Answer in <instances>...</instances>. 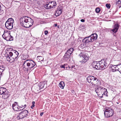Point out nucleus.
Segmentation results:
<instances>
[{
	"mask_svg": "<svg viewBox=\"0 0 121 121\" xmlns=\"http://www.w3.org/2000/svg\"><path fill=\"white\" fill-rule=\"evenodd\" d=\"M0 69L3 70L4 71L5 70V68L3 65H1L0 66Z\"/></svg>",
	"mask_w": 121,
	"mask_h": 121,
	"instance_id": "37",
	"label": "nucleus"
},
{
	"mask_svg": "<svg viewBox=\"0 0 121 121\" xmlns=\"http://www.w3.org/2000/svg\"><path fill=\"white\" fill-rule=\"evenodd\" d=\"M17 106L16 105H15V104H13L12 105V107L13 108V110L16 111H20L21 110H22L21 109H19V108H18Z\"/></svg>",
	"mask_w": 121,
	"mask_h": 121,
	"instance_id": "20",
	"label": "nucleus"
},
{
	"mask_svg": "<svg viewBox=\"0 0 121 121\" xmlns=\"http://www.w3.org/2000/svg\"><path fill=\"white\" fill-rule=\"evenodd\" d=\"M35 102L34 101H33L32 102V104L35 105Z\"/></svg>",
	"mask_w": 121,
	"mask_h": 121,
	"instance_id": "50",
	"label": "nucleus"
},
{
	"mask_svg": "<svg viewBox=\"0 0 121 121\" xmlns=\"http://www.w3.org/2000/svg\"><path fill=\"white\" fill-rule=\"evenodd\" d=\"M21 24V25L26 28H28L30 27L32 25H33L32 24V25H29V23H20Z\"/></svg>",
	"mask_w": 121,
	"mask_h": 121,
	"instance_id": "23",
	"label": "nucleus"
},
{
	"mask_svg": "<svg viewBox=\"0 0 121 121\" xmlns=\"http://www.w3.org/2000/svg\"><path fill=\"white\" fill-rule=\"evenodd\" d=\"M74 50V49L73 48H71L68 50L66 52L64 58L66 60H68L70 58L71 55L73 52Z\"/></svg>",
	"mask_w": 121,
	"mask_h": 121,
	"instance_id": "9",
	"label": "nucleus"
},
{
	"mask_svg": "<svg viewBox=\"0 0 121 121\" xmlns=\"http://www.w3.org/2000/svg\"><path fill=\"white\" fill-rule=\"evenodd\" d=\"M14 52L13 53V56L17 60V59L18 58V56L19 55L18 52L16 51H14Z\"/></svg>",
	"mask_w": 121,
	"mask_h": 121,
	"instance_id": "21",
	"label": "nucleus"
},
{
	"mask_svg": "<svg viewBox=\"0 0 121 121\" xmlns=\"http://www.w3.org/2000/svg\"><path fill=\"white\" fill-rule=\"evenodd\" d=\"M28 69H27V70L28 71Z\"/></svg>",
	"mask_w": 121,
	"mask_h": 121,
	"instance_id": "55",
	"label": "nucleus"
},
{
	"mask_svg": "<svg viewBox=\"0 0 121 121\" xmlns=\"http://www.w3.org/2000/svg\"><path fill=\"white\" fill-rule=\"evenodd\" d=\"M116 67L117 68H118L117 69V71H119L120 73H121V64L119 65H116Z\"/></svg>",
	"mask_w": 121,
	"mask_h": 121,
	"instance_id": "26",
	"label": "nucleus"
},
{
	"mask_svg": "<svg viewBox=\"0 0 121 121\" xmlns=\"http://www.w3.org/2000/svg\"><path fill=\"white\" fill-rule=\"evenodd\" d=\"M48 33V32L47 30H45L44 31V33L45 35H46Z\"/></svg>",
	"mask_w": 121,
	"mask_h": 121,
	"instance_id": "42",
	"label": "nucleus"
},
{
	"mask_svg": "<svg viewBox=\"0 0 121 121\" xmlns=\"http://www.w3.org/2000/svg\"><path fill=\"white\" fill-rule=\"evenodd\" d=\"M9 55L10 57H12L13 56V53L12 52H9Z\"/></svg>",
	"mask_w": 121,
	"mask_h": 121,
	"instance_id": "40",
	"label": "nucleus"
},
{
	"mask_svg": "<svg viewBox=\"0 0 121 121\" xmlns=\"http://www.w3.org/2000/svg\"><path fill=\"white\" fill-rule=\"evenodd\" d=\"M17 104V102H15L14 104H15V105Z\"/></svg>",
	"mask_w": 121,
	"mask_h": 121,
	"instance_id": "52",
	"label": "nucleus"
},
{
	"mask_svg": "<svg viewBox=\"0 0 121 121\" xmlns=\"http://www.w3.org/2000/svg\"><path fill=\"white\" fill-rule=\"evenodd\" d=\"M26 107V104H25L24 106H23V107H24V108H23L22 109V110H23V109H24Z\"/></svg>",
	"mask_w": 121,
	"mask_h": 121,
	"instance_id": "46",
	"label": "nucleus"
},
{
	"mask_svg": "<svg viewBox=\"0 0 121 121\" xmlns=\"http://www.w3.org/2000/svg\"><path fill=\"white\" fill-rule=\"evenodd\" d=\"M3 95L2 98L5 99H6L8 98L10 95L9 92L8 91L5 92Z\"/></svg>",
	"mask_w": 121,
	"mask_h": 121,
	"instance_id": "17",
	"label": "nucleus"
},
{
	"mask_svg": "<svg viewBox=\"0 0 121 121\" xmlns=\"http://www.w3.org/2000/svg\"><path fill=\"white\" fill-rule=\"evenodd\" d=\"M9 40L8 41H13V37L11 36H10V37H9Z\"/></svg>",
	"mask_w": 121,
	"mask_h": 121,
	"instance_id": "36",
	"label": "nucleus"
},
{
	"mask_svg": "<svg viewBox=\"0 0 121 121\" xmlns=\"http://www.w3.org/2000/svg\"><path fill=\"white\" fill-rule=\"evenodd\" d=\"M34 87L35 90L37 91L40 90L41 89L38 85H36Z\"/></svg>",
	"mask_w": 121,
	"mask_h": 121,
	"instance_id": "31",
	"label": "nucleus"
},
{
	"mask_svg": "<svg viewBox=\"0 0 121 121\" xmlns=\"http://www.w3.org/2000/svg\"><path fill=\"white\" fill-rule=\"evenodd\" d=\"M92 85L94 86H98L100 84V82L97 78H95L93 82H92Z\"/></svg>",
	"mask_w": 121,
	"mask_h": 121,
	"instance_id": "11",
	"label": "nucleus"
},
{
	"mask_svg": "<svg viewBox=\"0 0 121 121\" xmlns=\"http://www.w3.org/2000/svg\"><path fill=\"white\" fill-rule=\"evenodd\" d=\"M100 10L99 8H97L95 9V11L97 13H99L100 11Z\"/></svg>",
	"mask_w": 121,
	"mask_h": 121,
	"instance_id": "34",
	"label": "nucleus"
},
{
	"mask_svg": "<svg viewBox=\"0 0 121 121\" xmlns=\"http://www.w3.org/2000/svg\"><path fill=\"white\" fill-rule=\"evenodd\" d=\"M99 64L98 65V70L99 69H105L108 66V65L107 63L106 60H105L104 59H102L101 60L99 61ZM98 67H97V68Z\"/></svg>",
	"mask_w": 121,
	"mask_h": 121,
	"instance_id": "3",
	"label": "nucleus"
},
{
	"mask_svg": "<svg viewBox=\"0 0 121 121\" xmlns=\"http://www.w3.org/2000/svg\"><path fill=\"white\" fill-rule=\"evenodd\" d=\"M25 64H26L27 66L30 67L28 68L30 69L33 68L36 65L35 62L32 60H26L24 62L23 65H24Z\"/></svg>",
	"mask_w": 121,
	"mask_h": 121,
	"instance_id": "6",
	"label": "nucleus"
},
{
	"mask_svg": "<svg viewBox=\"0 0 121 121\" xmlns=\"http://www.w3.org/2000/svg\"><path fill=\"white\" fill-rule=\"evenodd\" d=\"M11 36L10 32H8L7 30L4 31L3 34L2 36L4 39L8 41L9 40V37Z\"/></svg>",
	"mask_w": 121,
	"mask_h": 121,
	"instance_id": "10",
	"label": "nucleus"
},
{
	"mask_svg": "<svg viewBox=\"0 0 121 121\" xmlns=\"http://www.w3.org/2000/svg\"><path fill=\"white\" fill-rule=\"evenodd\" d=\"M75 67L74 65H73L71 66V69H72L73 68H74Z\"/></svg>",
	"mask_w": 121,
	"mask_h": 121,
	"instance_id": "48",
	"label": "nucleus"
},
{
	"mask_svg": "<svg viewBox=\"0 0 121 121\" xmlns=\"http://www.w3.org/2000/svg\"><path fill=\"white\" fill-rule=\"evenodd\" d=\"M119 26V25L118 23H117L114 25L113 29L111 30V31H112V32L114 33H113V35H114L115 34V33L117 32Z\"/></svg>",
	"mask_w": 121,
	"mask_h": 121,
	"instance_id": "12",
	"label": "nucleus"
},
{
	"mask_svg": "<svg viewBox=\"0 0 121 121\" xmlns=\"http://www.w3.org/2000/svg\"><path fill=\"white\" fill-rule=\"evenodd\" d=\"M13 23H5L6 27L7 29L11 30L13 28Z\"/></svg>",
	"mask_w": 121,
	"mask_h": 121,
	"instance_id": "16",
	"label": "nucleus"
},
{
	"mask_svg": "<svg viewBox=\"0 0 121 121\" xmlns=\"http://www.w3.org/2000/svg\"><path fill=\"white\" fill-rule=\"evenodd\" d=\"M44 7L47 9H51V5L50 1L47 2L46 4L44 5Z\"/></svg>",
	"mask_w": 121,
	"mask_h": 121,
	"instance_id": "19",
	"label": "nucleus"
},
{
	"mask_svg": "<svg viewBox=\"0 0 121 121\" xmlns=\"http://www.w3.org/2000/svg\"><path fill=\"white\" fill-rule=\"evenodd\" d=\"M14 20L12 18H10L8 19L7 21L5 23H7V22H9V23H13Z\"/></svg>",
	"mask_w": 121,
	"mask_h": 121,
	"instance_id": "29",
	"label": "nucleus"
},
{
	"mask_svg": "<svg viewBox=\"0 0 121 121\" xmlns=\"http://www.w3.org/2000/svg\"><path fill=\"white\" fill-rule=\"evenodd\" d=\"M95 91L98 96L101 98H102L103 95L108 96L107 90L101 86L95 88Z\"/></svg>",
	"mask_w": 121,
	"mask_h": 121,
	"instance_id": "2",
	"label": "nucleus"
},
{
	"mask_svg": "<svg viewBox=\"0 0 121 121\" xmlns=\"http://www.w3.org/2000/svg\"><path fill=\"white\" fill-rule=\"evenodd\" d=\"M20 23H33V20L30 18L27 17H23L20 19Z\"/></svg>",
	"mask_w": 121,
	"mask_h": 121,
	"instance_id": "8",
	"label": "nucleus"
},
{
	"mask_svg": "<svg viewBox=\"0 0 121 121\" xmlns=\"http://www.w3.org/2000/svg\"><path fill=\"white\" fill-rule=\"evenodd\" d=\"M106 6L108 9H109L110 7V4H106Z\"/></svg>",
	"mask_w": 121,
	"mask_h": 121,
	"instance_id": "35",
	"label": "nucleus"
},
{
	"mask_svg": "<svg viewBox=\"0 0 121 121\" xmlns=\"http://www.w3.org/2000/svg\"><path fill=\"white\" fill-rule=\"evenodd\" d=\"M44 7L47 9H51V5L50 1L47 2L46 4L44 5Z\"/></svg>",
	"mask_w": 121,
	"mask_h": 121,
	"instance_id": "18",
	"label": "nucleus"
},
{
	"mask_svg": "<svg viewBox=\"0 0 121 121\" xmlns=\"http://www.w3.org/2000/svg\"><path fill=\"white\" fill-rule=\"evenodd\" d=\"M43 112H42L40 113V116H42L43 114Z\"/></svg>",
	"mask_w": 121,
	"mask_h": 121,
	"instance_id": "44",
	"label": "nucleus"
},
{
	"mask_svg": "<svg viewBox=\"0 0 121 121\" xmlns=\"http://www.w3.org/2000/svg\"><path fill=\"white\" fill-rule=\"evenodd\" d=\"M0 13H0V14H2L3 13V11L2 10H1V11H0Z\"/></svg>",
	"mask_w": 121,
	"mask_h": 121,
	"instance_id": "47",
	"label": "nucleus"
},
{
	"mask_svg": "<svg viewBox=\"0 0 121 121\" xmlns=\"http://www.w3.org/2000/svg\"><path fill=\"white\" fill-rule=\"evenodd\" d=\"M80 21L81 22H85V20L84 19H82L80 21L79 20H78V22H80Z\"/></svg>",
	"mask_w": 121,
	"mask_h": 121,
	"instance_id": "41",
	"label": "nucleus"
},
{
	"mask_svg": "<svg viewBox=\"0 0 121 121\" xmlns=\"http://www.w3.org/2000/svg\"><path fill=\"white\" fill-rule=\"evenodd\" d=\"M65 86V84L64 82L63 81L61 82L59 84V86L62 89L64 88Z\"/></svg>",
	"mask_w": 121,
	"mask_h": 121,
	"instance_id": "25",
	"label": "nucleus"
},
{
	"mask_svg": "<svg viewBox=\"0 0 121 121\" xmlns=\"http://www.w3.org/2000/svg\"><path fill=\"white\" fill-rule=\"evenodd\" d=\"M6 89L5 88L2 87L0 88V94L2 95L6 92Z\"/></svg>",
	"mask_w": 121,
	"mask_h": 121,
	"instance_id": "22",
	"label": "nucleus"
},
{
	"mask_svg": "<svg viewBox=\"0 0 121 121\" xmlns=\"http://www.w3.org/2000/svg\"><path fill=\"white\" fill-rule=\"evenodd\" d=\"M80 59L81 60L80 62L82 64H84L88 59V58L84 53H81L79 55Z\"/></svg>",
	"mask_w": 121,
	"mask_h": 121,
	"instance_id": "7",
	"label": "nucleus"
},
{
	"mask_svg": "<svg viewBox=\"0 0 121 121\" xmlns=\"http://www.w3.org/2000/svg\"><path fill=\"white\" fill-rule=\"evenodd\" d=\"M114 114L113 109L111 107H107L106 108L104 112L105 117H109L112 116Z\"/></svg>",
	"mask_w": 121,
	"mask_h": 121,
	"instance_id": "4",
	"label": "nucleus"
},
{
	"mask_svg": "<svg viewBox=\"0 0 121 121\" xmlns=\"http://www.w3.org/2000/svg\"><path fill=\"white\" fill-rule=\"evenodd\" d=\"M9 56H10L8 54H6V56H5L6 57L7 60L8 61L10 59V57Z\"/></svg>",
	"mask_w": 121,
	"mask_h": 121,
	"instance_id": "32",
	"label": "nucleus"
},
{
	"mask_svg": "<svg viewBox=\"0 0 121 121\" xmlns=\"http://www.w3.org/2000/svg\"><path fill=\"white\" fill-rule=\"evenodd\" d=\"M10 57V59L8 61H9L10 63H12L14 62L16 60L15 59L13 56L12 57Z\"/></svg>",
	"mask_w": 121,
	"mask_h": 121,
	"instance_id": "28",
	"label": "nucleus"
},
{
	"mask_svg": "<svg viewBox=\"0 0 121 121\" xmlns=\"http://www.w3.org/2000/svg\"><path fill=\"white\" fill-rule=\"evenodd\" d=\"M99 61H94L92 62L91 64V65L94 69H98V68H97V67H98L99 66L98 64H99Z\"/></svg>",
	"mask_w": 121,
	"mask_h": 121,
	"instance_id": "15",
	"label": "nucleus"
},
{
	"mask_svg": "<svg viewBox=\"0 0 121 121\" xmlns=\"http://www.w3.org/2000/svg\"><path fill=\"white\" fill-rule=\"evenodd\" d=\"M71 66H68L67 68H68L69 69H70V68L71 69Z\"/></svg>",
	"mask_w": 121,
	"mask_h": 121,
	"instance_id": "45",
	"label": "nucleus"
},
{
	"mask_svg": "<svg viewBox=\"0 0 121 121\" xmlns=\"http://www.w3.org/2000/svg\"><path fill=\"white\" fill-rule=\"evenodd\" d=\"M57 28H60V26L59 25H58V26H57Z\"/></svg>",
	"mask_w": 121,
	"mask_h": 121,
	"instance_id": "53",
	"label": "nucleus"
},
{
	"mask_svg": "<svg viewBox=\"0 0 121 121\" xmlns=\"http://www.w3.org/2000/svg\"><path fill=\"white\" fill-rule=\"evenodd\" d=\"M51 8H55V7L56 5V2L55 1H50Z\"/></svg>",
	"mask_w": 121,
	"mask_h": 121,
	"instance_id": "24",
	"label": "nucleus"
},
{
	"mask_svg": "<svg viewBox=\"0 0 121 121\" xmlns=\"http://www.w3.org/2000/svg\"><path fill=\"white\" fill-rule=\"evenodd\" d=\"M118 68H117V67H116V69H117Z\"/></svg>",
	"mask_w": 121,
	"mask_h": 121,
	"instance_id": "56",
	"label": "nucleus"
},
{
	"mask_svg": "<svg viewBox=\"0 0 121 121\" xmlns=\"http://www.w3.org/2000/svg\"><path fill=\"white\" fill-rule=\"evenodd\" d=\"M62 9L60 7L58 8L56 10L55 15L57 16L60 15L62 13Z\"/></svg>",
	"mask_w": 121,
	"mask_h": 121,
	"instance_id": "13",
	"label": "nucleus"
},
{
	"mask_svg": "<svg viewBox=\"0 0 121 121\" xmlns=\"http://www.w3.org/2000/svg\"><path fill=\"white\" fill-rule=\"evenodd\" d=\"M35 106V105L32 104V105L31 107V108L32 109L33 108V107H34Z\"/></svg>",
	"mask_w": 121,
	"mask_h": 121,
	"instance_id": "43",
	"label": "nucleus"
},
{
	"mask_svg": "<svg viewBox=\"0 0 121 121\" xmlns=\"http://www.w3.org/2000/svg\"><path fill=\"white\" fill-rule=\"evenodd\" d=\"M28 111L27 110H24L19 113L17 117L18 119H23L28 116Z\"/></svg>",
	"mask_w": 121,
	"mask_h": 121,
	"instance_id": "5",
	"label": "nucleus"
},
{
	"mask_svg": "<svg viewBox=\"0 0 121 121\" xmlns=\"http://www.w3.org/2000/svg\"><path fill=\"white\" fill-rule=\"evenodd\" d=\"M20 108H22V107H23V105H21L20 106H19Z\"/></svg>",
	"mask_w": 121,
	"mask_h": 121,
	"instance_id": "51",
	"label": "nucleus"
},
{
	"mask_svg": "<svg viewBox=\"0 0 121 121\" xmlns=\"http://www.w3.org/2000/svg\"><path fill=\"white\" fill-rule=\"evenodd\" d=\"M45 84L44 82H42L38 84V85L40 88L41 89L43 88L44 87Z\"/></svg>",
	"mask_w": 121,
	"mask_h": 121,
	"instance_id": "27",
	"label": "nucleus"
},
{
	"mask_svg": "<svg viewBox=\"0 0 121 121\" xmlns=\"http://www.w3.org/2000/svg\"><path fill=\"white\" fill-rule=\"evenodd\" d=\"M97 35L96 33H94L88 37L85 38L83 40L82 42L85 43V45L86 44L87 45L89 43L92 42L97 39Z\"/></svg>",
	"mask_w": 121,
	"mask_h": 121,
	"instance_id": "1",
	"label": "nucleus"
},
{
	"mask_svg": "<svg viewBox=\"0 0 121 121\" xmlns=\"http://www.w3.org/2000/svg\"><path fill=\"white\" fill-rule=\"evenodd\" d=\"M117 1L116 2V4H120L121 3V0H116Z\"/></svg>",
	"mask_w": 121,
	"mask_h": 121,
	"instance_id": "39",
	"label": "nucleus"
},
{
	"mask_svg": "<svg viewBox=\"0 0 121 121\" xmlns=\"http://www.w3.org/2000/svg\"><path fill=\"white\" fill-rule=\"evenodd\" d=\"M116 65H112L111 67L112 70L113 72H115L116 71L117 69H116Z\"/></svg>",
	"mask_w": 121,
	"mask_h": 121,
	"instance_id": "30",
	"label": "nucleus"
},
{
	"mask_svg": "<svg viewBox=\"0 0 121 121\" xmlns=\"http://www.w3.org/2000/svg\"><path fill=\"white\" fill-rule=\"evenodd\" d=\"M81 25H82V27H84V25H83V26L82 25H81L80 26H81Z\"/></svg>",
	"mask_w": 121,
	"mask_h": 121,
	"instance_id": "54",
	"label": "nucleus"
},
{
	"mask_svg": "<svg viewBox=\"0 0 121 121\" xmlns=\"http://www.w3.org/2000/svg\"><path fill=\"white\" fill-rule=\"evenodd\" d=\"M95 78L92 76H89L87 77V80L88 82L92 84V82H93Z\"/></svg>",
	"mask_w": 121,
	"mask_h": 121,
	"instance_id": "14",
	"label": "nucleus"
},
{
	"mask_svg": "<svg viewBox=\"0 0 121 121\" xmlns=\"http://www.w3.org/2000/svg\"><path fill=\"white\" fill-rule=\"evenodd\" d=\"M38 59H39V60H40L41 61H43V57L41 56H38L37 57Z\"/></svg>",
	"mask_w": 121,
	"mask_h": 121,
	"instance_id": "33",
	"label": "nucleus"
},
{
	"mask_svg": "<svg viewBox=\"0 0 121 121\" xmlns=\"http://www.w3.org/2000/svg\"><path fill=\"white\" fill-rule=\"evenodd\" d=\"M57 24H54V26H55V27H56V26H57Z\"/></svg>",
	"mask_w": 121,
	"mask_h": 121,
	"instance_id": "49",
	"label": "nucleus"
},
{
	"mask_svg": "<svg viewBox=\"0 0 121 121\" xmlns=\"http://www.w3.org/2000/svg\"><path fill=\"white\" fill-rule=\"evenodd\" d=\"M60 67L62 68H63L64 69L66 68H67V67H66L65 66V65L64 64V65H61L60 66Z\"/></svg>",
	"mask_w": 121,
	"mask_h": 121,
	"instance_id": "38",
	"label": "nucleus"
}]
</instances>
